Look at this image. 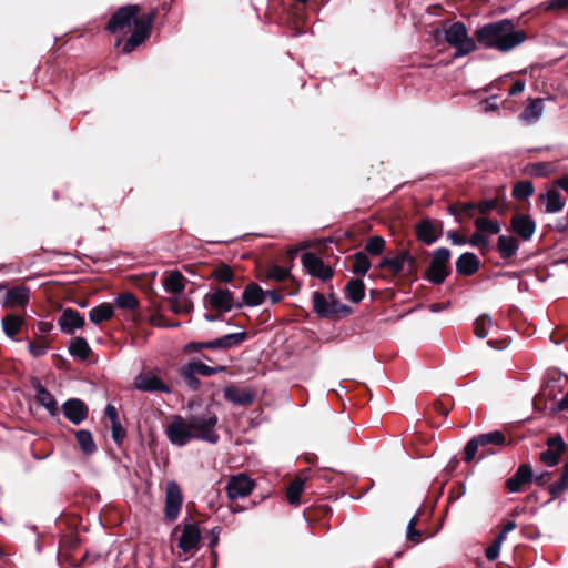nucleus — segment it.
<instances>
[{
	"label": "nucleus",
	"mask_w": 568,
	"mask_h": 568,
	"mask_svg": "<svg viewBox=\"0 0 568 568\" xmlns=\"http://www.w3.org/2000/svg\"><path fill=\"white\" fill-rule=\"evenodd\" d=\"M476 39L480 45L500 52H508L524 43L527 34L524 30L515 29L510 19L489 22L477 29Z\"/></svg>",
	"instance_id": "nucleus-1"
},
{
	"label": "nucleus",
	"mask_w": 568,
	"mask_h": 568,
	"mask_svg": "<svg viewBox=\"0 0 568 568\" xmlns=\"http://www.w3.org/2000/svg\"><path fill=\"white\" fill-rule=\"evenodd\" d=\"M195 439H201L210 444H216L220 439L215 430L217 424V415L206 406L204 410L192 414L189 417Z\"/></svg>",
	"instance_id": "nucleus-2"
},
{
	"label": "nucleus",
	"mask_w": 568,
	"mask_h": 568,
	"mask_svg": "<svg viewBox=\"0 0 568 568\" xmlns=\"http://www.w3.org/2000/svg\"><path fill=\"white\" fill-rule=\"evenodd\" d=\"M446 42L456 49L454 58L467 55L475 51L476 42L468 36L467 28L463 22H454L445 30Z\"/></svg>",
	"instance_id": "nucleus-3"
},
{
	"label": "nucleus",
	"mask_w": 568,
	"mask_h": 568,
	"mask_svg": "<svg viewBox=\"0 0 568 568\" xmlns=\"http://www.w3.org/2000/svg\"><path fill=\"white\" fill-rule=\"evenodd\" d=\"M449 260L450 251L447 247H439L433 251L430 263L426 271V280L435 285L444 283L450 274Z\"/></svg>",
	"instance_id": "nucleus-4"
},
{
	"label": "nucleus",
	"mask_w": 568,
	"mask_h": 568,
	"mask_svg": "<svg viewBox=\"0 0 568 568\" xmlns=\"http://www.w3.org/2000/svg\"><path fill=\"white\" fill-rule=\"evenodd\" d=\"M205 308L217 311L220 314L227 313L233 308H241V302L234 300L233 293L227 288H213L203 296Z\"/></svg>",
	"instance_id": "nucleus-5"
},
{
	"label": "nucleus",
	"mask_w": 568,
	"mask_h": 568,
	"mask_svg": "<svg viewBox=\"0 0 568 568\" xmlns=\"http://www.w3.org/2000/svg\"><path fill=\"white\" fill-rule=\"evenodd\" d=\"M165 434L172 445L183 447L191 439L195 438L191 423L180 415L172 417V420L166 426Z\"/></svg>",
	"instance_id": "nucleus-6"
},
{
	"label": "nucleus",
	"mask_w": 568,
	"mask_h": 568,
	"mask_svg": "<svg viewBox=\"0 0 568 568\" xmlns=\"http://www.w3.org/2000/svg\"><path fill=\"white\" fill-rule=\"evenodd\" d=\"M153 20L154 12H151L145 17L134 20V30L123 44V53H131L135 48L141 45L149 38Z\"/></svg>",
	"instance_id": "nucleus-7"
},
{
	"label": "nucleus",
	"mask_w": 568,
	"mask_h": 568,
	"mask_svg": "<svg viewBox=\"0 0 568 568\" xmlns=\"http://www.w3.org/2000/svg\"><path fill=\"white\" fill-rule=\"evenodd\" d=\"M153 20L154 12H151L145 17L134 20V30L123 44V53H131L135 48L141 45L149 38Z\"/></svg>",
	"instance_id": "nucleus-8"
},
{
	"label": "nucleus",
	"mask_w": 568,
	"mask_h": 568,
	"mask_svg": "<svg viewBox=\"0 0 568 568\" xmlns=\"http://www.w3.org/2000/svg\"><path fill=\"white\" fill-rule=\"evenodd\" d=\"M313 308L322 318H329L338 313L351 311L348 306L342 305L333 294L326 297L317 291L313 292Z\"/></svg>",
	"instance_id": "nucleus-9"
},
{
	"label": "nucleus",
	"mask_w": 568,
	"mask_h": 568,
	"mask_svg": "<svg viewBox=\"0 0 568 568\" xmlns=\"http://www.w3.org/2000/svg\"><path fill=\"white\" fill-rule=\"evenodd\" d=\"M139 7L135 4H128L118 9L110 18L106 29L111 33H118L124 28L134 24V20L139 19Z\"/></svg>",
	"instance_id": "nucleus-10"
},
{
	"label": "nucleus",
	"mask_w": 568,
	"mask_h": 568,
	"mask_svg": "<svg viewBox=\"0 0 568 568\" xmlns=\"http://www.w3.org/2000/svg\"><path fill=\"white\" fill-rule=\"evenodd\" d=\"M183 503L182 491L179 484L171 480L166 484L165 489V517L170 521H174L181 511Z\"/></svg>",
	"instance_id": "nucleus-11"
},
{
	"label": "nucleus",
	"mask_w": 568,
	"mask_h": 568,
	"mask_svg": "<svg viewBox=\"0 0 568 568\" xmlns=\"http://www.w3.org/2000/svg\"><path fill=\"white\" fill-rule=\"evenodd\" d=\"M546 445L547 449L540 454V462L548 467H554L559 464L560 457L567 448L566 443L562 436L557 434L549 437Z\"/></svg>",
	"instance_id": "nucleus-12"
},
{
	"label": "nucleus",
	"mask_w": 568,
	"mask_h": 568,
	"mask_svg": "<svg viewBox=\"0 0 568 568\" xmlns=\"http://www.w3.org/2000/svg\"><path fill=\"white\" fill-rule=\"evenodd\" d=\"M255 487V483L245 474L232 476L226 485V493L230 499L244 498L248 496Z\"/></svg>",
	"instance_id": "nucleus-13"
},
{
	"label": "nucleus",
	"mask_w": 568,
	"mask_h": 568,
	"mask_svg": "<svg viewBox=\"0 0 568 568\" xmlns=\"http://www.w3.org/2000/svg\"><path fill=\"white\" fill-rule=\"evenodd\" d=\"M508 230L526 242L532 237L536 231V222L530 215L516 213L510 220Z\"/></svg>",
	"instance_id": "nucleus-14"
},
{
	"label": "nucleus",
	"mask_w": 568,
	"mask_h": 568,
	"mask_svg": "<svg viewBox=\"0 0 568 568\" xmlns=\"http://www.w3.org/2000/svg\"><path fill=\"white\" fill-rule=\"evenodd\" d=\"M201 531L194 521L184 523L178 547L184 552H194L199 549Z\"/></svg>",
	"instance_id": "nucleus-15"
},
{
	"label": "nucleus",
	"mask_w": 568,
	"mask_h": 568,
	"mask_svg": "<svg viewBox=\"0 0 568 568\" xmlns=\"http://www.w3.org/2000/svg\"><path fill=\"white\" fill-rule=\"evenodd\" d=\"M85 325L84 317L73 308H65L58 318V326L64 334L71 335Z\"/></svg>",
	"instance_id": "nucleus-16"
},
{
	"label": "nucleus",
	"mask_w": 568,
	"mask_h": 568,
	"mask_svg": "<svg viewBox=\"0 0 568 568\" xmlns=\"http://www.w3.org/2000/svg\"><path fill=\"white\" fill-rule=\"evenodd\" d=\"M415 231L418 241L430 245L438 240L442 233V224L439 222H433L429 219H424L416 224Z\"/></svg>",
	"instance_id": "nucleus-17"
},
{
	"label": "nucleus",
	"mask_w": 568,
	"mask_h": 568,
	"mask_svg": "<svg viewBox=\"0 0 568 568\" xmlns=\"http://www.w3.org/2000/svg\"><path fill=\"white\" fill-rule=\"evenodd\" d=\"M62 409L65 418L74 425H79L85 420L89 413L87 405L78 398H70L64 402Z\"/></svg>",
	"instance_id": "nucleus-18"
},
{
	"label": "nucleus",
	"mask_w": 568,
	"mask_h": 568,
	"mask_svg": "<svg viewBox=\"0 0 568 568\" xmlns=\"http://www.w3.org/2000/svg\"><path fill=\"white\" fill-rule=\"evenodd\" d=\"M534 481L532 468L528 464H521L516 473L507 479L506 488L509 493L521 491L523 486Z\"/></svg>",
	"instance_id": "nucleus-19"
},
{
	"label": "nucleus",
	"mask_w": 568,
	"mask_h": 568,
	"mask_svg": "<svg viewBox=\"0 0 568 568\" xmlns=\"http://www.w3.org/2000/svg\"><path fill=\"white\" fill-rule=\"evenodd\" d=\"M135 387L141 392H161L170 393V387L156 375L141 374L135 378Z\"/></svg>",
	"instance_id": "nucleus-20"
},
{
	"label": "nucleus",
	"mask_w": 568,
	"mask_h": 568,
	"mask_svg": "<svg viewBox=\"0 0 568 568\" xmlns=\"http://www.w3.org/2000/svg\"><path fill=\"white\" fill-rule=\"evenodd\" d=\"M224 398L230 403L247 406L254 402L255 393L230 385L224 388Z\"/></svg>",
	"instance_id": "nucleus-21"
},
{
	"label": "nucleus",
	"mask_w": 568,
	"mask_h": 568,
	"mask_svg": "<svg viewBox=\"0 0 568 568\" xmlns=\"http://www.w3.org/2000/svg\"><path fill=\"white\" fill-rule=\"evenodd\" d=\"M480 267V261L475 253L466 252L459 255L456 261V272L459 275L470 276Z\"/></svg>",
	"instance_id": "nucleus-22"
},
{
	"label": "nucleus",
	"mask_w": 568,
	"mask_h": 568,
	"mask_svg": "<svg viewBox=\"0 0 568 568\" xmlns=\"http://www.w3.org/2000/svg\"><path fill=\"white\" fill-rule=\"evenodd\" d=\"M247 338L248 334L246 332L231 333L212 339L211 346L212 349H231L241 345Z\"/></svg>",
	"instance_id": "nucleus-23"
},
{
	"label": "nucleus",
	"mask_w": 568,
	"mask_h": 568,
	"mask_svg": "<svg viewBox=\"0 0 568 568\" xmlns=\"http://www.w3.org/2000/svg\"><path fill=\"white\" fill-rule=\"evenodd\" d=\"M242 306L256 307L260 306L265 300V292L256 283H250L245 286L242 294Z\"/></svg>",
	"instance_id": "nucleus-24"
},
{
	"label": "nucleus",
	"mask_w": 568,
	"mask_h": 568,
	"mask_svg": "<svg viewBox=\"0 0 568 568\" xmlns=\"http://www.w3.org/2000/svg\"><path fill=\"white\" fill-rule=\"evenodd\" d=\"M30 300V290L26 286L13 287L6 293L4 306H24Z\"/></svg>",
	"instance_id": "nucleus-25"
},
{
	"label": "nucleus",
	"mask_w": 568,
	"mask_h": 568,
	"mask_svg": "<svg viewBox=\"0 0 568 568\" xmlns=\"http://www.w3.org/2000/svg\"><path fill=\"white\" fill-rule=\"evenodd\" d=\"M416 260L408 251H403L398 255L392 257L390 271L399 274L404 271L412 273L415 270Z\"/></svg>",
	"instance_id": "nucleus-26"
},
{
	"label": "nucleus",
	"mask_w": 568,
	"mask_h": 568,
	"mask_svg": "<svg viewBox=\"0 0 568 568\" xmlns=\"http://www.w3.org/2000/svg\"><path fill=\"white\" fill-rule=\"evenodd\" d=\"M194 366L191 361L182 365L179 369V376L187 389L196 392L201 388V381L197 377Z\"/></svg>",
	"instance_id": "nucleus-27"
},
{
	"label": "nucleus",
	"mask_w": 568,
	"mask_h": 568,
	"mask_svg": "<svg viewBox=\"0 0 568 568\" xmlns=\"http://www.w3.org/2000/svg\"><path fill=\"white\" fill-rule=\"evenodd\" d=\"M544 113V100L536 98L524 109L519 118L527 124H534L541 118Z\"/></svg>",
	"instance_id": "nucleus-28"
},
{
	"label": "nucleus",
	"mask_w": 568,
	"mask_h": 568,
	"mask_svg": "<svg viewBox=\"0 0 568 568\" xmlns=\"http://www.w3.org/2000/svg\"><path fill=\"white\" fill-rule=\"evenodd\" d=\"M36 399L38 404L44 407L51 416H55L59 414L58 403L52 396V394L44 388L41 384L36 386Z\"/></svg>",
	"instance_id": "nucleus-29"
},
{
	"label": "nucleus",
	"mask_w": 568,
	"mask_h": 568,
	"mask_svg": "<svg viewBox=\"0 0 568 568\" xmlns=\"http://www.w3.org/2000/svg\"><path fill=\"white\" fill-rule=\"evenodd\" d=\"M497 248L504 260L511 258L519 250V242L511 235H499L497 241Z\"/></svg>",
	"instance_id": "nucleus-30"
},
{
	"label": "nucleus",
	"mask_w": 568,
	"mask_h": 568,
	"mask_svg": "<svg viewBox=\"0 0 568 568\" xmlns=\"http://www.w3.org/2000/svg\"><path fill=\"white\" fill-rule=\"evenodd\" d=\"M540 200L545 205L547 213H557L564 209L565 202L560 193L556 190H549L540 195Z\"/></svg>",
	"instance_id": "nucleus-31"
},
{
	"label": "nucleus",
	"mask_w": 568,
	"mask_h": 568,
	"mask_svg": "<svg viewBox=\"0 0 568 568\" xmlns=\"http://www.w3.org/2000/svg\"><path fill=\"white\" fill-rule=\"evenodd\" d=\"M74 435L77 443L84 455L91 456L98 450L97 444L90 430L79 429Z\"/></svg>",
	"instance_id": "nucleus-32"
},
{
	"label": "nucleus",
	"mask_w": 568,
	"mask_h": 568,
	"mask_svg": "<svg viewBox=\"0 0 568 568\" xmlns=\"http://www.w3.org/2000/svg\"><path fill=\"white\" fill-rule=\"evenodd\" d=\"M114 316V307L111 303H101L89 312V320L94 324L108 321Z\"/></svg>",
	"instance_id": "nucleus-33"
},
{
	"label": "nucleus",
	"mask_w": 568,
	"mask_h": 568,
	"mask_svg": "<svg viewBox=\"0 0 568 568\" xmlns=\"http://www.w3.org/2000/svg\"><path fill=\"white\" fill-rule=\"evenodd\" d=\"M163 287L168 293L180 294L185 288V278L181 272L173 271L164 278Z\"/></svg>",
	"instance_id": "nucleus-34"
},
{
	"label": "nucleus",
	"mask_w": 568,
	"mask_h": 568,
	"mask_svg": "<svg viewBox=\"0 0 568 568\" xmlns=\"http://www.w3.org/2000/svg\"><path fill=\"white\" fill-rule=\"evenodd\" d=\"M345 296L353 303H359L365 296V284L359 278H352L345 286Z\"/></svg>",
	"instance_id": "nucleus-35"
},
{
	"label": "nucleus",
	"mask_w": 568,
	"mask_h": 568,
	"mask_svg": "<svg viewBox=\"0 0 568 568\" xmlns=\"http://www.w3.org/2000/svg\"><path fill=\"white\" fill-rule=\"evenodd\" d=\"M527 172L535 178L548 176L558 170L556 162H536L527 165Z\"/></svg>",
	"instance_id": "nucleus-36"
},
{
	"label": "nucleus",
	"mask_w": 568,
	"mask_h": 568,
	"mask_svg": "<svg viewBox=\"0 0 568 568\" xmlns=\"http://www.w3.org/2000/svg\"><path fill=\"white\" fill-rule=\"evenodd\" d=\"M24 323V320L16 314H9L6 317H3L1 325L4 334L13 339L14 336L19 333L22 325Z\"/></svg>",
	"instance_id": "nucleus-37"
},
{
	"label": "nucleus",
	"mask_w": 568,
	"mask_h": 568,
	"mask_svg": "<svg viewBox=\"0 0 568 568\" xmlns=\"http://www.w3.org/2000/svg\"><path fill=\"white\" fill-rule=\"evenodd\" d=\"M69 353L72 357L85 361L89 358L91 348L84 337H75L69 345Z\"/></svg>",
	"instance_id": "nucleus-38"
},
{
	"label": "nucleus",
	"mask_w": 568,
	"mask_h": 568,
	"mask_svg": "<svg viewBox=\"0 0 568 568\" xmlns=\"http://www.w3.org/2000/svg\"><path fill=\"white\" fill-rule=\"evenodd\" d=\"M475 227L484 234H498L501 231V224L498 220H490L484 216L475 219Z\"/></svg>",
	"instance_id": "nucleus-39"
},
{
	"label": "nucleus",
	"mask_w": 568,
	"mask_h": 568,
	"mask_svg": "<svg viewBox=\"0 0 568 568\" xmlns=\"http://www.w3.org/2000/svg\"><path fill=\"white\" fill-rule=\"evenodd\" d=\"M551 500L559 497L564 491L568 490V460L564 464L560 480L548 487Z\"/></svg>",
	"instance_id": "nucleus-40"
},
{
	"label": "nucleus",
	"mask_w": 568,
	"mask_h": 568,
	"mask_svg": "<svg viewBox=\"0 0 568 568\" xmlns=\"http://www.w3.org/2000/svg\"><path fill=\"white\" fill-rule=\"evenodd\" d=\"M371 267V262L364 252H356L353 255L352 271L355 275L364 276Z\"/></svg>",
	"instance_id": "nucleus-41"
},
{
	"label": "nucleus",
	"mask_w": 568,
	"mask_h": 568,
	"mask_svg": "<svg viewBox=\"0 0 568 568\" xmlns=\"http://www.w3.org/2000/svg\"><path fill=\"white\" fill-rule=\"evenodd\" d=\"M562 379L561 375L548 377L542 390L544 395L548 398H556L564 389Z\"/></svg>",
	"instance_id": "nucleus-42"
},
{
	"label": "nucleus",
	"mask_w": 568,
	"mask_h": 568,
	"mask_svg": "<svg viewBox=\"0 0 568 568\" xmlns=\"http://www.w3.org/2000/svg\"><path fill=\"white\" fill-rule=\"evenodd\" d=\"M493 325L491 317L488 314H481L474 322V333L478 338H485Z\"/></svg>",
	"instance_id": "nucleus-43"
},
{
	"label": "nucleus",
	"mask_w": 568,
	"mask_h": 568,
	"mask_svg": "<svg viewBox=\"0 0 568 568\" xmlns=\"http://www.w3.org/2000/svg\"><path fill=\"white\" fill-rule=\"evenodd\" d=\"M190 361H191L192 365L194 366L195 372H197V374L201 376L209 377L214 374L223 373L226 371V366H223V365L213 367V366H209V365L204 364L199 358H192Z\"/></svg>",
	"instance_id": "nucleus-44"
},
{
	"label": "nucleus",
	"mask_w": 568,
	"mask_h": 568,
	"mask_svg": "<svg viewBox=\"0 0 568 568\" xmlns=\"http://www.w3.org/2000/svg\"><path fill=\"white\" fill-rule=\"evenodd\" d=\"M481 447L487 445L501 446L506 444V437L500 430L477 435Z\"/></svg>",
	"instance_id": "nucleus-45"
},
{
	"label": "nucleus",
	"mask_w": 568,
	"mask_h": 568,
	"mask_svg": "<svg viewBox=\"0 0 568 568\" xmlns=\"http://www.w3.org/2000/svg\"><path fill=\"white\" fill-rule=\"evenodd\" d=\"M301 260H302V264H303L304 268L312 276L315 274V272H317L318 267L322 266V264H323L322 258H320L313 252H305V253H303Z\"/></svg>",
	"instance_id": "nucleus-46"
},
{
	"label": "nucleus",
	"mask_w": 568,
	"mask_h": 568,
	"mask_svg": "<svg viewBox=\"0 0 568 568\" xmlns=\"http://www.w3.org/2000/svg\"><path fill=\"white\" fill-rule=\"evenodd\" d=\"M534 193V184L530 181L517 182L511 191V195L517 200L528 199Z\"/></svg>",
	"instance_id": "nucleus-47"
},
{
	"label": "nucleus",
	"mask_w": 568,
	"mask_h": 568,
	"mask_svg": "<svg viewBox=\"0 0 568 568\" xmlns=\"http://www.w3.org/2000/svg\"><path fill=\"white\" fill-rule=\"evenodd\" d=\"M304 489V481L300 478L293 480L287 488L286 497L291 505L300 504L301 494Z\"/></svg>",
	"instance_id": "nucleus-48"
},
{
	"label": "nucleus",
	"mask_w": 568,
	"mask_h": 568,
	"mask_svg": "<svg viewBox=\"0 0 568 568\" xmlns=\"http://www.w3.org/2000/svg\"><path fill=\"white\" fill-rule=\"evenodd\" d=\"M115 305L122 310L133 311L139 306V301L132 293H123L115 297Z\"/></svg>",
	"instance_id": "nucleus-49"
},
{
	"label": "nucleus",
	"mask_w": 568,
	"mask_h": 568,
	"mask_svg": "<svg viewBox=\"0 0 568 568\" xmlns=\"http://www.w3.org/2000/svg\"><path fill=\"white\" fill-rule=\"evenodd\" d=\"M477 211L476 203L473 202H466V203H459L458 205H449L448 212L450 215L456 217V221L460 223V220L457 217V214L464 213L468 216H473L474 212Z\"/></svg>",
	"instance_id": "nucleus-50"
},
{
	"label": "nucleus",
	"mask_w": 568,
	"mask_h": 568,
	"mask_svg": "<svg viewBox=\"0 0 568 568\" xmlns=\"http://www.w3.org/2000/svg\"><path fill=\"white\" fill-rule=\"evenodd\" d=\"M385 248V240L382 236L375 235L367 240L365 250L372 255H379Z\"/></svg>",
	"instance_id": "nucleus-51"
},
{
	"label": "nucleus",
	"mask_w": 568,
	"mask_h": 568,
	"mask_svg": "<svg viewBox=\"0 0 568 568\" xmlns=\"http://www.w3.org/2000/svg\"><path fill=\"white\" fill-rule=\"evenodd\" d=\"M170 308L176 314H186L192 310V303L184 297L170 298Z\"/></svg>",
	"instance_id": "nucleus-52"
},
{
	"label": "nucleus",
	"mask_w": 568,
	"mask_h": 568,
	"mask_svg": "<svg viewBox=\"0 0 568 568\" xmlns=\"http://www.w3.org/2000/svg\"><path fill=\"white\" fill-rule=\"evenodd\" d=\"M233 271L226 264H221L216 268H214L211 273V278H214L219 282L227 283L233 280Z\"/></svg>",
	"instance_id": "nucleus-53"
},
{
	"label": "nucleus",
	"mask_w": 568,
	"mask_h": 568,
	"mask_svg": "<svg viewBox=\"0 0 568 568\" xmlns=\"http://www.w3.org/2000/svg\"><path fill=\"white\" fill-rule=\"evenodd\" d=\"M290 275L291 272L288 268H284L278 265H272L266 272V278L277 282L285 281L287 277H290Z\"/></svg>",
	"instance_id": "nucleus-54"
},
{
	"label": "nucleus",
	"mask_w": 568,
	"mask_h": 568,
	"mask_svg": "<svg viewBox=\"0 0 568 568\" xmlns=\"http://www.w3.org/2000/svg\"><path fill=\"white\" fill-rule=\"evenodd\" d=\"M479 447H481V444L479 443L478 437L474 436L468 440L464 448V460L467 463L471 462L475 458Z\"/></svg>",
	"instance_id": "nucleus-55"
},
{
	"label": "nucleus",
	"mask_w": 568,
	"mask_h": 568,
	"mask_svg": "<svg viewBox=\"0 0 568 568\" xmlns=\"http://www.w3.org/2000/svg\"><path fill=\"white\" fill-rule=\"evenodd\" d=\"M212 342H189L183 346L185 354L200 353L202 349H212Z\"/></svg>",
	"instance_id": "nucleus-56"
},
{
	"label": "nucleus",
	"mask_w": 568,
	"mask_h": 568,
	"mask_svg": "<svg viewBox=\"0 0 568 568\" xmlns=\"http://www.w3.org/2000/svg\"><path fill=\"white\" fill-rule=\"evenodd\" d=\"M28 348H29L30 354L33 357H41L47 354V352L49 349V345L47 343H44L43 341L29 342Z\"/></svg>",
	"instance_id": "nucleus-57"
},
{
	"label": "nucleus",
	"mask_w": 568,
	"mask_h": 568,
	"mask_svg": "<svg viewBox=\"0 0 568 568\" xmlns=\"http://www.w3.org/2000/svg\"><path fill=\"white\" fill-rule=\"evenodd\" d=\"M467 243L474 247H489V240L484 235L483 232L476 230V232L470 236Z\"/></svg>",
	"instance_id": "nucleus-58"
},
{
	"label": "nucleus",
	"mask_w": 568,
	"mask_h": 568,
	"mask_svg": "<svg viewBox=\"0 0 568 568\" xmlns=\"http://www.w3.org/2000/svg\"><path fill=\"white\" fill-rule=\"evenodd\" d=\"M417 524V516H414L408 525H407V531L406 537L408 540L413 541L414 544L420 542L422 534L419 530L415 529V526Z\"/></svg>",
	"instance_id": "nucleus-59"
},
{
	"label": "nucleus",
	"mask_w": 568,
	"mask_h": 568,
	"mask_svg": "<svg viewBox=\"0 0 568 568\" xmlns=\"http://www.w3.org/2000/svg\"><path fill=\"white\" fill-rule=\"evenodd\" d=\"M477 211L481 214H487L498 207L497 199H488L476 203Z\"/></svg>",
	"instance_id": "nucleus-60"
},
{
	"label": "nucleus",
	"mask_w": 568,
	"mask_h": 568,
	"mask_svg": "<svg viewBox=\"0 0 568 568\" xmlns=\"http://www.w3.org/2000/svg\"><path fill=\"white\" fill-rule=\"evenodd\" d=\"M541 6L546 11H557L568 8V0H547Z\"/></svg>",
	"instance_id": "nucleus-61"
},
{
	"label": "nucleus",
	"mask_w": 568,
	"mask_h": 568,
	"mask_svg": "<svg viewBox=\"0 0 568 568\" xmlns=\"http://www.w3.org/2000/svg\"><path fill=\"white\" fill-rule=\"evenodd\" d=\"M112 439L116 444H121L125 437V430L120 423L112 424Z\"/></svg>",
	"instance_id": "nucleus-62"
},
{
	"label": "nucleus",
	"mask_w": 568,
	"mask_h": 568,
	"mask_svg": "<svg viewBox=\"0 0 568 568\" xmlns=\"http://www.w3.org/2000/svg\"><path fill=\"white\" fill-rule=\"evenodd\" d=\"M54 325L52 322L40 321L36 325V332L38 335L43 336L49 334L53 329Z\"/></svg>",
	"instance_id": "nucleus-63"
},
{
	"label": "nucleus",
	"mask_w": 568,
	"mask_h": 568,
	"mask_svg": "<svg viewBox=\"0 0 568 568\" xmlns=\"http://www.w3.org/2000/svg\"><path fill=\"white\" fill-rule=\"evenodd\" d=\"M313 276L326 281L333 276V270L323 263L322 266L318 267L317 272H315Z\"/></svg>",
	"instance_id": "nucleus-64"
}]
</instances>
